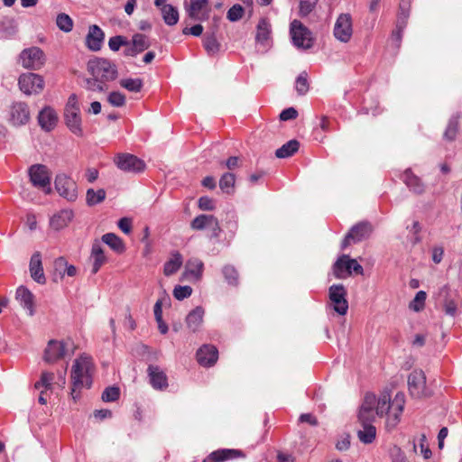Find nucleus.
<instances>
[{
	"label": "nucleus",
	"instance_id": "bf43d9fd",
	"mask_svg": "<svg viewBox=\"0 0 462 462\" xmlns=\"http://www.w3.org/2000/svg\"><path fill=\"white\" fill-rule=\"evenodd\" d=\"M389 457H390L392 462H410L408 460L405 453L398 446H393V447L390 448Z\"/></svg>",
	"mask_w": 462,
	"mask_h": 462
},
{
	"label": "nucleus",
	"instance_id": "423d86ee",
	"mask_svg": "<svg viewBox=\"0 0 462 462\" xmlns=\"http://www.w3.org/2000/svg\"><path fill=\"white\" fill-rule=\"evenodd\" d=\"M355 273L363 274L364 269L356 259H351L349 255H341L333 264V273L337 279H344Z\"/></svg>",
	"mask_w": 462,
	"mask_h": 462
},
{
	"label": "nucleus",
	"instance_id": "c9c22d12",
	"mask_svg": "<svg viewBox=\"0 0 462 462\" xmlns=\"http://www.w3.org/2000/svg\"><path fill=\"white\" fill-rule=\"evenodd\" d=\"M222 274L228 285L233 287H237L239 285V273L234 265H224L222 268Z\"/></svg>",
	"mask_w": 462,
	"mask_h": 462
},
{
	"label": "nucleus",
	"instance_id": "a878e982",
	"mask_svg": "<svg viewBox=\"0 0 462 462\" xmlns=\"http://www.w3.org/2000/svg\"><path fill=\"white\" fill-rule=\"evenodd\" d=\"M38 123L42 130L51 131L58 123V116L55 110L51 106H45L38 115Z\"/></svg>",
	"mask_w": 462,
	"mask_h": 462
},
{
	"label": "nucleus",
	"instance_id": "72a5a7b5",
	"mask_svg": "<svg viewBox=\"0 0 462 462\" xmlns=\"http://www.w3.org/2000/svg\"><path fill=\"white\" fill-rule=\"evenodd\" d=\"M299 148L300 143L297 140H290L276 150L275 156L280 159L291 157L299 150Z\"/></svg>",
	"mask_w": 462,
	"mask_h": 462
},
{
	"label": "nucleus",
	"instance_id": "c756f323",
	"mask_svg": "<svg viewBox=\"0 0 462 462\" xmlns=\"http://www.w3.org/2000/svg\"><path fill=\"white\" fill-rule=\"evenodd\" d=\"M402 181L416 194H422L425 191V185L419 177L413 174L411 169L405 170L402 175Z\"/></svg>",
	"mask_w": 462,
	"mask_h": 462
},
{
	"label": "nucleus",
	"instance_id": "a19ab883",
	"mask_svg": "<svg viewBox=\"0 0 462 462\" xmlns=\"http://www.w3.org/2000/svg\"><path fill=\"white\" fill-rule=\"evenodd\" d=\"M203 46L210 56L216 55L220 51V43L217 42L214 32L206 34L203 40Z\"/></svg>",
	"mask_w": 462,
	"mask_h": 462
},
{
	"label": "nucleus",
	"instance_id": "b1692460",
	"mask_svg": "<svg viewBox=\"0 0 462 462\" xmlns=\"http://www.w3.org/2000/svg\"><path fill=\"white\" fill-rule=\"evenodd\" d=\"M208 0H189L186 11L189 16L194 20H205L208 17Z\"/></svg>",
	"mask_w": 462,
	"mask_h": 462
},
{
	"label": "nucleus",
	"instance_id": "603ef678",
	"mask_svg": "<svg viewBox=\"0 0 462 462\" xmlns=\"http://www.w3.org/2000/svg\"><path fill=\"white\" fill-rule=\"evenodd\" d=\"M54 379V374L50 372H42L41 374V378L34 383L35 389H40L41 387H44L45 390L51 389V383Z\"/></svg>",
	"mask_w": 462,
	"mask_h": 462
},
{
	"label": "nucleus",
	"instance_id": "dca6fc26",
	"mask_svg": "<svg viewBox=\"0 0 462 462\" xmlns=\"http://www.w3.org/2000/svg\"><path fill=\"white\" fill-rule=\"evenodd\" d=\"M68 342L50 340L44 351V361L51 364L65 357L68 354Z\"/></svg>",
	"mask_w": 462,
	"mask_h": 462
},
{
	"label": "nucleus",
	"instance_id": "69168bd1",
	"mask_svg": "<svg viewBox=\"0 0 462 462\" xmlns=\"http://www.w3.org/2000/svg\"><path fill=\"white\" fill-rule=\"evenodd\" d=\"M375 402H376V396L373 393H366L364 398V402L359 410L363 411V413L365 411L374 410Z\"/></svg>",
	"mask_w": 462,
	"mask_h": 462
},
{
	"label": "nucleus",
	"instance_id": "f8f14e48",
	"mask_svg": "<svg viewBox=\"0 0 462 462\" xmlns=\"http://www.w3.org/2000/svg\"><path fill=\"white\" fill-rule=\"evenodd\" d=\"M20 60L23 67L30 69H39L45 62V55L39 47H31L21 52Z\"/></svg>",
	"mask_w": 462,
	"mask_h": 462
},
{
	"label": "nucleus",
	"instance_id": "4d7b16f0",
	"mask_svg": "<svg viewBox=\"0 0 462 462\" xmlns=\"http://www.w3.org/2000/svg\"><path fill=\"white\" fill-rule=\"evenodd\" d=\"M128 44L126 37L122 35L113 36L108 41V47L113 51H117L122 46H128Z\"/></svg>",
	"mask_w": 462,
	"mask_h": 462
},
{
	"label": "nucleus",
	"instance_id": "ddd939ff",
	"mask_svg": "<svg viewBox=\"0 0 462 462\" xmlns=\"http://www.w3.org/2000/svg\"><path fill=\"white\" fill-rule=\"evenodd\" d=\"M30 120V110L26 103L15 102L9 111L8 122L15 127L26 125Z\"/></svg>",
	"mask_w": 462,
	"mask_h": 462
},
{
	"label": "nucleus",
	"instance_id": "79ce46f5",
	"mask_svg": "<svg viewBox=\"0 0 462 462\" xmlns=\"http://www.w3.org/2000/svg\"><path fill=\"white\" fill-rule=\"evenodd\" d=\"M236 177L231 172L224 173L219 180L220 189L226 194H232L234 192Z\"/></svg>",
	"mask_w": 462,
	"mask_h": 462
},
{
	"label": "nucleus",
	"instance_id": "412c9836",
	"mask_svg": "<svg viewBox=\"0 0 462 462\" xmlns=\"http://www.w3.org/2000/svg\"><path fill=\"white\" fill-rule=\"evenodd\" d=\"M439 298L443 301L446 314L454 317L460 303L458 296L453 297L448 285H444L439 289Z\"/></svg>",
	"mask_w": 462,
	"mask_h": 462
},
{
	"label": "nucleus",
	"instance_id": "2eb2a0df",
	"mask_svg": "<svg viewBox=\"0 0 462 462\" xmlns=\"http://www.w3.org/2000/svg\"><path fill=\"white\" fill-rule=\"evenodd\" d=\"M408 387L411 395L415 398L426 395V376L422 370H413L409 374Z\"/></svg>",
	"mask_w": 462,
	"mask_h": 462
},
{
	"label": "nucleus",
	"instance_id": "de8ad7c7",
	"mask_svg": "<svg viewBox=\"0 0 462 462\" xmlns=\"http://www.w3.org/2000/svg\"><path fill=\"white\" fill-rule=\"evenodd\" d=\"M85 88L86 89L93 92H105L107 89V85L103 81H100L96 77L87 79L85 80Z\"/></svg>",
	"mask_w": 462,
	"mask_h": 462
},
{
	"label": "nucleus",
	"instance_id": "39448f33",
	"mask_svg": "<svg viewBox=\"0 0 462 462\" xmlns=\"http://www.w3.org/2000/svg\"><path fill=\"white\" fill-rule=\"evenodd\" d=\"M373 232V226L368 221H361L354 225L348 233L345 236L341 249L344 250L351 244H357L368 239Z\"/></svg>",
	"mask_w": 462,
	"mask_h": 462
},
{
	"label": "nucleus",
	"instance_id": "20e7f679",
	"mask_svg": "<svg viewBox=\"0 0 462 462\" xmlns=\"http://www.w3.org/2000/svg\"><path fill=\"white\" fill-rule=\"evenodd\" d=\"M64 120L70 132L78 136L83 134L80 107L76 94H71L67 101L64 108Z\"/></svg>",
	"mask_w": 462,
	"mask_h": 462
},
{
	"label": "nucleus",
	"instance_id": "338daca9",
	"mask_svg": "<svg viewBox=\"0 0 462 462\" xmlns=\"http://www.w3.org/2000/svg\"><path fill=\"white\" fill-rule=\"evenodd\" d=\"M374 410L365 411L363 413V411L359 410L358 412V421L360 424H372L374 420Z\"/></svg>",
	"mask_w": 462,
	"mask_h": 462
},
{
	"label": "nucleus",
	"instance_id": "f3484780",
	"mask_svg": "<svg viewBox=\"0 0 462 462\" xmlns=\"http://www.w3.org/2000/svg\"><path fill=\"white\" fill-rule=\"evenodd\" d=\"M116 163L120 170L134 173L142 172L145 168L143 161L130 153L119 154Z\"/></svg>",
	"mask_w": 462,
	"mask_h": 462
},
{
	"label": "nucleus",
	"instance_id": "473e14b6",
	"mask_svg": "<svg viewBox=\"0 0 462 462\" xmlns=\"http://www.w3.org/2000/svg\"><path fill=\"white\" fill-rule=\"evenodd\" d=\"M362 429L357 430V437L364 444H371L376 438V428L373 424H360Z\"/></svg>",
	"mask_w": 462,
	"mask_h": 462
},
{
	"label": "nucleus",
	"instance_id": "0e129e2a",
	"mask_svg": "<svg viewBox=\"0 0 462 462\" xmlns=\"http://www.w3.org/2000/svg\"><path fill=\"white\" fill-rule=\"evenodd\" d=\"M68 262L64 257H59L54 261V275L59 274L60 278H63L66 273Z\"/></svg>",
	"mask_w": 462,
	"mask_h": 462
},
{
	"label": "nucleus",
	"instance_id": "09e8293b",
	"mask_svg": "<svg viewBox=\"0 0 462 462\" xmlns=\"http://www.w3.org/2000/svg\"><path fill=\"white\" fill-rule=\"evenodd\" d=\"M427 294L424 291H420L416 293L414 299L410 302L409 308L416 312L423 310Z\"/></svg>",
	"mask_w": 462,
	"mask_h": 462
},
{
	"label": "nucleus",
	"instance_id": "13d9d810",
	"mask_svg": "<svg viewBox=\"0 0 462 462\" xmlns=\"http://www.w3.org/2000/svg\"><path fill=\"white\" fill-rule=\"evenodd\" d=\"M319 0H300L299 14L301 17L309 15L315 8Z\"/></svg>",
	"mask_w": 462,
	"mask_h": 462
},
{
	"label": "nucleus",
	"instance_id": "a18cd8bd",
	"mask_svg": "<svg viewBox=\"0 0 462 462\" xmlns=\"http://www.w3.org/2000/svg\"><path fill=\"white\" fill-rule=\"evenodd\" d=\"M56 24L58 28L64 32H69L73 29V20L67 14L61 13L57 15Z\"/></svg>",
	"mask_w": 462,
	"mask_h": 462
},
{
	"label": "nucleus",
	"instance_id": "680f3d73",
	"mask_svg": "<svg viewBox=\"0 0 462 462\" xmlns=\"http://www.w3.org/2000/svg\"><path fill=\"white\" fill-rule=\"evenodd\" d=\"M107 101L113 106L121 107L125 104V96L118 91H113L108 95Z\"/></svg>",
	"mask_w": 462,
	"mask_h": 462
},
{
	"label": "nucleus",
	"instance_id": "e2e57ef3",
	"mask_svg": "<svg viewBox=\"0 0 462 462\" xmlns=\"http://www.w3.org/2000/svg\"><path fill=\"white\" fill-rule=\"evenodd\" d=\"M192 293V288L189 285H177L173 290V296L179 300H182L186 298H189Z\"/></svg>",
	"mask_w": 462,
	"mask_h": 462
},
{
	"label": "nucleus",
	"instance_id": "bb28decb",
	"mask_svg": "<svg viewBox=\"0 0 462 462\" xmlns=\"http://www.w3.org/2000/svg\"><path fill=\"white\" fill-rule=\"evenodd\" d=\"M15 298L19 300L23 308L28 310L30 316L34 314V296L26 287H18Z\"/></svg>",
	"mask_w": 462,
	"mask_h": 462
},
{
	"label": "nucleus",
	"instance_id": "c85d7f7f",
	"mask_svg": "<svg viewBox=\"0 0 462 462\" xmlns=\"http://www.w3.org/2000/svg\"><path fill=\"white\" fill-rule=\"evenodd\" d=\"M90 260L92 261V274H96L106 262V257L99 241H95L92 245Z\"/></svg>",
	"mask_w": 462,
	"mask_h": 462
},
{
	"label": "nucleus",
	"instance_id": "58836bf2",
	"mask_svg": "<svg viewBox=\"0 0 462 462\" xmlns=\"http://www.w3.org/2000/svg\"><path fill=\"white\" fill-rule=\"evenodd\" d=\"M212 221H215V216L201 214L197 216L190 223V227L193 230H203L208 227Z\"/></svg>",
	"mask_w": 462,
	"mask_h": 462
},
{
	"label": "nucleus",
	"instance_id": "f257e3e1",
	"mask_svg": "<svg viewBox=\"0 0 462 462\" xmlns=\"http://www.w3.org/2000/svg\"><path fill=\"white\" fill-rule=\"evenodd\" d=\"M405 405V395L403 393H397L393 400L388 393L382 394L376 406V415H386V428L391 430L394 429L401 420V416Z\"/></svg>",
	"mask_w": 462,
	"mask_h": 462
},
{
	"label": "nucleus",
	"instance_id": "cd10ccee",
	"mask_svg": "<svg viewBox=\"0 0 462 462\" xmlns=\"http://www.w3.org/2000/svg\"><path fill=\"white\" fill-rule=\"evenodd\" d=\"M74 217L70 209H62L54 214L50 219V226L52 229L59 231L66 227Z\"/></svg>",
	"mask_w": 462,
	"mask_h": 462
},
{
	"label": "nucleus",
	"instance_id": "aec40b11",
	"mask_svg": "<svg viewBox=\"0 0 462 462\" xmlns=\"http://www.w3.org/2000/svg\"><path fill=\"white\" fill-rule=\"evenodd\" d=\"M198 363L204 367H210L216 364L218 358V350L213 345H203L197 353Z\"/></svg>",
	"mask_w": 462,
	"mask_h": 462
},
{
	"label": "nucleus",
	"instance_id": "37998d69",
	"mask_svg": "<svg viewBox=\"0 0 462 462\" xmlns=\"http://www.w3.org/2000/svg\"><path fill=\"white\" fill-rule=\"evenodd\" d=\"M204 263L199 258H190L186 263V270L196 278H200L203 273Z\"/></svg>",
	"mask_w": 462,
	"mask_h": 462
},
{
	"label": "nucleus",
	"instance_id": "052dcab7",
	"mask_svg": "<svg viewBox=\"0 0 462 462\" xmlns=\"http://www.w3.org/2000/svg\"><path fill=\"white\" fill-rule=\"evenodd\" d=\"M120 396V390L116 386L106 387L102 393V400L104 402H115Z\"/></svg>",
	"mask_w": 462,
	"mask_h": 462
},
{
	"label": "nucleus",
	"instance_id": "e433bc0d",
	"mask_svg": "<svg viewBox=\"0 0 462 462\" xmlns=\"http://www.w3.org/2000/svg\"><path fill=\"white\" fill-rule=\"evenodd\" d=\"M162 15L163 18L164 23L169 25L172 26L175 25L179 21V12L176 7L173 5H166L162 7Z\"/></svg>",
	"mask_w": 462,
	"mask_h": 462
},
{
	"label": "nucleus",
	"instance_id": "4468645a",
	"mask_svg": "<svg viewBox=\"0 0 462 462\" xmlns=\"http://www.w3.org/2000/svg\"><path fill=\"white\" fill-rule=\"evenodd\" d=\"M353 33L352 18L349 14H341L334 26V36L342 42H347Z\"/></svg>",
	"mask_w": 462,
	"mask_h": 462
},
{
	"label": "nucleus",
	"instance_id": "6e6d98bb",
	"mask_svg": "<svg viewBox=\"0 0 462 462\" xmlns=\"http://www.w3.org/2000/svg\"><path fill=\"white\" fill-rule=\"evenodd\" d=\"M244 13V7L239 4H236L227 11L226 18L230 22H237L243 17Z\"/></svg>",
	"mask_w": 462,
	"mask_h": 462
},
{
	"label": "nucleus",
	"instance_id": "f704fd0d",
	"mask_svg": "<svg viewBox=\"0 0 462 462\" xmlns=\"http://www.w3.org/2000/svg\"><path fill=\"white\" fill-rule=\"evenodd\" d=\"M182 256L179 252L172 254L171 258L164 263L163 273L171 276L178 272L182 265Z\"/></svg>",
	"mask_w": 462,
	"mask_h": 462
},
{
	"label": "nucleus",
	"instance_id": "0eeeda50",
	"mask_svg": "<svg viewBox=\"0 0 462 462\" xmlns=\"http://www.w3.org/2000/svg\"><path fill=\"white\" fill-rule=\"evenodd\" d=\"M293 44L303 50L310 49L313 46L311 32L298 20H293L290 28Z\"/></svg>",
	"mask_w": 462,
	"mask_h": 462
},
{
	"label": "nucleus",
	"instance_id": "5701e85b",
	"mask_svg": "<svg viewBox=\"0 0 462 462\" xmlns=\"http://www.w3.org/2000/svg\"><path fill=\"white\" fill-rule=\"evenodd\" d=\"M104 39L102 29L96 24L90 25L86 36V46L92 51H97L101 49Z\"/></svg>",
	"mask_w": 462,
	"mask_h": 462
},
{
	"label": "nucleus",
	"instance_id": "6e6552de",
	"mask_svg": "<svg viewBox=\"0 0 462 462\" xmlns=\"http://www.w3.org/2000/svg\"><path fill=\"white\" fill-rule=\"evenodd\" d=\"M346 294V290L343 284H333L328 289V297L333 310L341 316L346 315L348 310Z\"/></svg>",
	"mask_w": 462,
	"mask_h": 462
},
{
	"label": "nucleus",
	"instance_id": "f03ea898",
	"mask_svg": "<svg viewBox=\"0 0 462 462\" xmlns=\"http://www.w3.org/2000/svg\"><path fill=\"white\" fill-rule=\"evenodd\" d=\"M93 364L91 358L81 356L74 361L71 369V380L74 387L89 388L92 384Z\"/></svg>",
	"mask_w": 462,
	"mask_h": 462
},
{
	"label": "nucleus",
	"instance_id": "3c124183",
	"mask_svg": "<svg viewBox=\"0 0 462 462\" xmlns=\"http://www.w3.org/2000/svg\"><path fill=\"white\" fill-rule=\"evenodd\" d=\"M295 88L299 95H305L309 90L308 73L302 71L296 79Z\"/></svg>",
	"mask_w": 462,
	"mask_h": 462
},
{
	"label": "nucleus",
	"instance_id": "7ed1b4c3",
	"mask_svg": "<svg viewBox=\"0 0 462 462\" xmlns=\"http://www.w3.org/2000/svg\"><path fill=\"white\" fill-rule=\"evenodd\" d=\"M88 71L91 76L100 81L107 83L115 80L118 76L116 65L105 58H95L88 62Z\"/></svg>",
	"mask_w": 462,
	"mask_h": 462
},
{
	"label": "nucleus",
	"instance_id": "9d476101",
	"mask_svg": "<svg viewBox=\"0 0 462 462\" xmlns=\"http://www.w3.org/2000/svg\"><path fill=\"white\" fill-rule=\"evenodd\" d=\"M28 173L33 186L43 189H47V193L51 191V174L47 166L33 164L29 168Z\"/></svg>",
	"mask_w": 462,
	"mask_h": 462
},
{
	"label": "nucleus",
	"instance_id": "7c9ffc66",
	"mask_svg": "<svg viewBox=\"0 0 462 462\" xmlns=\"http://www.w3.org/2000/svg\"><path fill=\"white\" fill-rule=\"evenodd\" d=\"M203 316L204 309L202 307H196L188 314L186 318V323L188 328L192 332H196L199 330L203 322Z\"/></svg>",
	"mask_w": 462,
	"mask_h": 462
},
{
	"label": "nucleus",
	"instance_id": "6ab92c4d",
	"mask_svg": "<svg viewBox=\"0 0 462 462\" xmlns=\"http://www.w3.org/2000/svg\"><path fill=\"white\" fill-rule=\"evenodd\" d=\"M149 383L152 387L158 391H164L168 388V377L165 372L158 365H150L147 368Z\"/></svg>",
	"mask_w": 462,
	"mask_h": 462
},
{
	"label": "nucleus",
	"instance_id": "393cba45",
	"mask_svg": "<svg viewBox=\"0 0 462 462\" xmlns=\"http://www.w3.org/2000/svg\"><path fill=\"white\" fill-rule=\"evenodd\" d=\"M31 277L34 282L39 284L46 283V277L43 272L42 254L40 252H35L30 260L29 264Z\"/></svg>",
	"mask_w": 462,
	"mask_h": 462
},
{
	"label": "nucleus",
	"instance_id": "ea45409f",
	"mask_svg": "<svg viewBox=\"0 0 462 462\" xmlns=\"http://www.w3.org/2000/svg\"><path fill=\"white\" fill-rule=\"evenodd\" d=\"M106 193L104 189H99L97 190L88 189L86 193L87 204L92 207L103 202L106 199Z\"/></svg>",
	"mask_w": 462,
	"mask_h": 462
},
{
	"label": "nucleus",
	"instance_id": "774afa93",
	"mask_svg": "<svg viewBox=\"0 0 462 462\" xmlns=\"http://www.w3.org/2000/svg\"><path fill=\"white\" fill-rule=\"evenodd\" d=\"M199 208L201 210H213L215 208L214 200L208 196H203L199 199Z\"/></svg>",
	"mask_w": 462,
	"mask_h": 462
},
{
	"label": "nucleus",
	"instance_id": "9b49d317",
	"mask_svg": "<svg viewBox=\"0 0 462 462\" xmlns=\"http://www.w3.org/2000/svg\"><path fill=\"white\" fill-rule=\"evenodd\" d=\"M18 84L21 91L26 95L40 93L44 87L42 76L35 73H24L19 77Z\"/></svg>",
	"mask_w": 462,
	"mask_h": 462
},
{
	"label": "nucleus",
	"instance_id": "2f4dec72",
	"mask_svg": "<svg viewBox=\"0 0 462 462\" xmlns=\"http://www.w3.org/2000/svg\"><path fill=\"white\" fill-rule=\"evenodd\" d=\"M101 240L117 254H122L125 250L123 240L114 233H106L103 235Z\"/></svg>",
	"mask_w": 462,
	"mask_h": 462
},
{
	"label": "nucleus",
	"instance_id": "8fccbe9b",
	"mask_svg": "<svg viewBox=\"0 0 462 462\" xmlns=\"http://www.w3.org/2000/svg\"><path fill=\"white\" fill-rule=\"evenodd\" d=\"M132 43L140 53L147 50L151 45L147 36L142 33L134 34L132 37Z\"/></svg>",
	"mask_w": 462,
	"mask_h": 462
},
{
	"label": "nucleus",
	"instance_id": "49530a36",
	"mask_svg": "<svg viewBox=\"0 0 462 462\" xmlns=\"http://www.w3.org/2000/svg\"><path fill=\"white\" fill-rule=\"evenodd\" d=\"M120 86L130 92H140L143 88V80L141 79H123L120 80Z\"/></svg>",
	"mask_w": 462,
	"mask_h": 462
},
{
	"label": "nucleus",
	"instance_id": "a211bd4d",
	"mask_svg": "<svg viewBox=\"0 0 462 462\" xmlns=\"http://www.w3.org/2000/svg\"><path fill=\"white\" fill-rule=\"evenodd\" d=\"M256 43L262 47L263 51H266L272 45V26L267 18H261L256 26L255 34Z\"/></svg>",
	"mask_w": 462,
	"mask_h": 462
},
{
	"label": "nucleus",
	"instance_id": "4be33fe9",
	"mask_svg": "<svg viewBox=\"0 0 462 462\" xmlns=\"http://www.w3.org/2000/svg\"><path fill=\"white\" fill-rule=\"evenodd\" d=\"M238 457H245V454L240 449L220 448L211 452L202 462H225Z\"/></svg>",
	"mask_w": 462,
	"mask_h": 462
},
{
	"label": "nucleus",
	"instance_id": "1a4fd4ad",
	"mask_svg": "<svg viewBox=\"0 0 462 462\" xmlns=\"http://www.w3.org/2000/svg\"><path fill=\"white\" fill-rule=\"evenodd\" d=\"M55 189L62 198L69 201H74L78 198V188L76 182L64 173H60L56 176Z\"/></svg>",
	"mask_w": 462,
	"mask_h": 462
},
{
	"label": "nucleus",
	"instance_id": "4c0bfd02",
	"mask_svg": "<svg viewBox=\"0 0 462 462\" xmlns=\"http://www.w3.org/2000/svg\"><path fill=\"white\" fill-rule=\"evenodd\" d=\"M0 31L6 38H11L18 32V26L14 18H5L0 22Z\"/></svg>",
	"mask_w": 462,
	"mask_h": 462
},
{
	"label": "nucleus",
	"instance_id": "c03bdc74",
	"mask_svg": "<svg viewBox=\"0 0 462 462\" xmlns=\"http://www.w3.org/2000/svg\"><path fill=\"white\" fill-rule=\"evenodd\" d=\"M457 132H458V117L452 116L448 120L447 128L443 134V138L447 141L452 142L456 139Z\"/></svg>",
	"mask_w": 462,
	"mask_h": 462
},
{
	"label": "nucleus",
	"instance_id": "5fc2aeb1",
	"mask_svg": "<svg viewBox=\"0 0 462 462\" xmlns=\"http://www.w3.org/2000/svg\"><path fill=\"white\" fill-rule=\"evenodd\" d=\"M411 10V1L410 0H401L399 4V11L397 14V20H402L404 23H407L408 18L410 16Z\"/></svg>",
	"mask_w": 462,
	"mask_h": 462
},
{
	"label": "nucleus",
	"instance_id": "864d4df0",
	"mask_svg": "<svg viewBox=\"0 0 462 462\" xmlns=\"http://www.w3.org/2000/svg\"><path fill=\"white\" fill-rule=\"evenodd\" d=\"M406 25L407 23H404V22H402V20L396 21V26L392 32L391 38L392 41L394 42L397 48H399L401 45L403 30L405 29Z\"/></svg>",
	"mask_w": 462,
	"mask_h": 462
}]
</instances>
